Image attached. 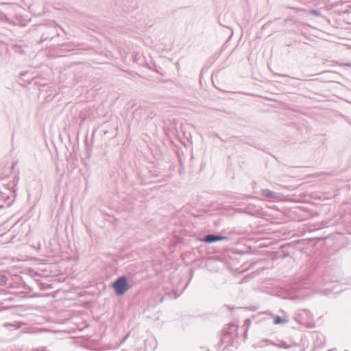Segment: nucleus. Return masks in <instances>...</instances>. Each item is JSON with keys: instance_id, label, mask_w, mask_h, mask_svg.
<instances>
[{"instance_id": "f257e3e1", "label": "nucleus", "mask_w": 351, "mask_h": 351, "mask_svg": "<svg viewBox=\"0 0 351 351\" xmlns=\"http://www.w3.org/2000/svg\"><path fill=\"white\" fill-rule=\"evenodd\" d=\"M344 278H342V271L339 265H328L324 274L317 282L318 284L326 285L330 282L336 283L332 287L320 290V293L324 295H330V294H337L343 291L341 287Z\"/></svg>"}, {"instance_id": "f03ea898", "label": "nucleus", "mask_w": 351, "mask_h": 351, "mask_svg": "<svg viewBox=\"0 0 351 351\" xmlns=\"http://www.w3.org/2000/svg\"><path fill=\"white\" fill-rule=\"evenodd\" d=\"M2 167H0V180L4 181L0 183V208L4 207L3 203L7 206H10L14 201L16 195V184L19 182V178H14L12 182H7L5 178L8 176V173L1 172Z\"/></svg>"}, {"instance_id": "7ed1b4c3", "label": "nucleus", "mask_w": 351, "mask_h": 351, "mask_svg": "<svg viewBox=\"0 0 351 351\" xmlns=\"http://www.w3.org/2000/svg\"><path fill=\"white\" fill-rule=\"evenodd\" d=\"M112 287L117 296L123 295L131 287L128 278L125 275H122L114 280L112 283Z\"/></svg>"}, {"instance_id": "20e7f679", "label": "nucleus", "mask_w": 351, "mask_h": 351, "mask_svg": "<svg viewBox=\"0 0 351 351\" xmlns=\"http://www.w3.org/2000/svg\"><path fill=\"white\" fill-rule=\"evenodd\" d=\"M238 325L234 323H230L228 324L227 328H223L221 331V337L219 346H221L222 344L226 343L227 346L231 344L232 341V334L233 332H235L236 334L238 335Z\"/></svg>"}, {"instance_id": "39448f33", "label": "nucleus", "mask_w": 351, "mask_h": 351, "mask_svg": "<svg viewBox=\"0 0 351 351\" xmlns=\"http://www.w3.org/2000/svg\"><path fill=\"white\" fill-rule=\"evenodd\" d=\"M49 30L46 32H43L40 37V42L43 43L47 40H52L54 37L60 36V33L58 32V28H61L55 21H50L48 23Z\"/></svg>"}, {"instance_id": "423d86ee", "label": "nucleus", "mask_w": 351, "mask_h": 351, "mask_svg": "<svg viewBox=\"0 0 351 351\" xmlns=\"http://www.w3.org/2000/svg\"><path fill=\"white\" fill-rule=\"evenodd\" d=\"M312 316V313L308 309H300L295 313L293 318L300 324H305Z\"/></svg>"}, {"instance_id": "0eeeda50", "label": "nucleus", "mask_w": 351, "mask_h": 351, "mask_svg": "<svg viewBox=\"0 0 351 351\" xmlns=\"http://www.w3.org/2000/svg\"><path fill=\"white\" fill-rule=\"evenodd\" d=\"M224 240H228V237L218 234H208L204 237L198 238V241L209 244Z\"/></svg>"}, {"instance_id": "6e6552de", "label": "nucleus", "mask_w": 351, "mask_h": 351, "mask_svg": "<svg viewBox=\"0 0 351 351\" xmlns=\"http://www.w3.org/2000/svg\"><path fill=\"white\" fill-rule=\"evenodd\" d=\"M261 194L268 200H276L279 198V194L269 189H261Z\"/></svg>"}, {"instance_id": "1a4fd4ad", "label": "nucleus", "mask_w": 351, "mask_h": 351, "mask_svg": "<svg viewBox=\"0 0 351 351\" xmlns=\"http://www.w3.org/2000/svg\"><path fill=\"white\" fill-rule=\"evenodd\" d=\"M314 273L313 271H310L305 278L304 279V284L307 285L309 283L314 282Z\"/></svg>"}, {"instance_id": "9d476101", "label": "nucleus", "mask_w": 351, "mask_h": 351, "mask_svg": "<svg viewBox=\"0 0 351 351\" xmlns=\"http://www.w3.org/2000/svg\"><path fill=\"white\" fill-rule=\"evenodd\" d=\"M288 322V319L283 318L279 315H275L274 317V324L276 325L283 324Z\"/></svg>"}, {"instance_id": "9b49d317", "label": "nucleus", "mask_w": 351, "mask_h": 351, "mask_svg": "<svg viewBox=\"0 0 351 351\" xmlns=\"http://www.w3.org/2000/svg\"><path fill=\"white\" fill-rule=\"evenodd\" d=\"M17 21L16 23L18 25L21 26H26L31 21V19H26L25 17L21 16L17 19Z\"/></svg>"}, {"instance_id": "f8f14e48", "label": "nucleus", "mask_w": 351, "mask_h": 351, "mask_svg": "<svg viewBox=\"0 0 351 351\" xmlns=\"http://www.w3.org/2000/svg\"><path fill=\"white\" fill-rule=\"evenodd\" d=\"M29 75L28 72H24L21 74V80L27 82L28 84L31 83L33 77H27V75Z\"/></svg>"}, {"instance_id": "ddd939ff", "label": "nucleus", "mask_w": 351, "mask_h": 351, "mask_svg": "<svg viewBox=\"0 0 351 351\" xmlns=\"http://www.w3.org/2000/svg\"><path fill=\"white\" fill-rule=\"evenodd\" d=\"M8 278L5 275L0 274V286H3L7 284Z\"/></svg>"}, {"instance_id": "4468645a", "label": "nucleus", "mask_w": 351, "mask_h": 351, "mask_svg": "<svg viewBox=\"0 0 351 351\" xmlns=\"http://www.w3.org/2000/svg\"><path fill=\"white\" fill-rule=\"evenodd\" d=\"M285 247V245H283L282 247V249H284ZM278 257H280V258H285V257H287L289 256V253L287 252H285L284 250H282V251L278 252Z\"/></svg>"}, {"instance_id": "2eb2a0df", "label": "nucleus", "mask_w": 351, "mask_h": 351, "mask_svg": "<svg viewBox=\"0 0 351 351\" xmlns=\"http://www.w3.org/2000/svg\"><path fill=\"white\" fill-rule=\"evenodd\" d=\"M31 351H50V350L47 347L41 346V347L34 348Z\"/></svg>"}, {"instance_id": "dca6fc26", "label": "nucleus", "mask_w": 351, "mask_h": 351, "mask_svg": "<svg viewBox=\"0 0 351 351\" xmlns=\"http://www.w3.org/2000/svg\"><path fill=\"white\" fill-rule=\"evenodd\" d=\"M342 285H348L351 286V276L347 279L344 278V280L343 281Z\"/></svg>"}, {"instance_id": "f3484780", "label": "nucleus", "mask_w": 351, "mask_h": 351, "mask_svg": "<svg viewBox=\"0 0 351 351\" xmlns=\"http://www.w3.org/2000/svg\"><path fill=\"white\" fill-rule=\"evenodd\" d=\"M250 323H251V320L250 319H246L245 321H244V326H246V328H249L250 325Z\"/></svg>"}, {"instance_id": "a211bd4d", "label": "nucleus", "mask_w": 351, "mask_h": 351, "mask_svg": "<svg viewBox=\"0 0 351 351\" xmlns=\"http://www.w3.org/2000/svg\"><path fill=\"white\" fill-rule=\"evenodd\" d=\"M311 12L315 16H320V12L317 10H312Z\"/></svg>"}, {"instance_id": "6ab92c4d", "label": "nucleus", "mask_w": 351, "mask_h": 351, "mask_svg": "<svg viewBox=\"0 0 351 351\" xmlns=\"http://www.w3.org/2000/svg\"><path fill=\"white\" fill-rule=\"evenodd\" d=\"M247 332H248V328H245V331H244V333H243V336H244L245 339H247Z\"/></svg>"}, {"instance_id": "aec40b11", "label": "nucleus", "mask_w": 351, "mask_h": 351, "mask_svg": "<svg viewBox=\"0 0 351 351\" xmlns=\"http://www.w3.org/2000/svg\"><path fill=\"white\" fill-rule=\"evenodd\" d=\"M17 163H18L17 161L13 162L12 164V166L10 167V169H13L14 168V167L17 165Z\"/></svg>"}, {"instance_id": "412c9836", "label": "nucleus", "mask_w": 351, "mask_h": 351, "mask_svg": "<svg viewBox=\"0 0 351 351\" xmlns=\"http://www.w3.org/2000/svg\"><path fill=\"white\" fill-rule=\"evenodd\" d=\"M274 75H278V76H280V77H288V75H285V74H277V73H275Z\"/></svg>"}, {"instance_id": "4be33fe9", "label": "nucleus", "mask_w": 351, "mask_h": 351, "mask_svg": "<svg viewBox=\"0 0 351 351\" xmlns=\"http://www.w3.org/2000/svg\"><path fill=\"white\" fill-rule=\"evenodd\" d=\"M265 341L266 342H270V341L269 339H265Z\"/></svg>"}, {"instance_id": "5701e85b", "label": "nucleus", "mask_w": 351, "mask_h": 351, "mask_svg": "<svg viewBox=\"0 0 351 351\" xmlns=\"http://www.w3.org/2000/svg\"><path fill=\"white\" fill-rule=\"evenodd\" d=\"M315 335L317 337L319 335L317 333L315 334Z\"/></svg>"}, {"instance_id": "b1692460", "label": "nucleus", "mask_w": 351, "mask_h": 351, "mask_svg": "<svg viewBox=\"0 0 351 351\" xmlns=\"http://www.w3.org/2000/svg\"><path fill=\"white\" fill-rule=\"evenodd\" d=\"M328 351H336L335 350H328Z\"/></svg>"}, {"instance_id": "393cba45", "label": "nucleus", "mask_w": 351, "mask_h": 351, "mask_svg": "<svg viewBox=\"0 0 351 351\" xmlns=\"http://www.w3.org/2000/svg\"><path fill=\"white\" fill-rule=\"evenodd\" d=\"M345 351H347V350H345Z\"/></svg>"}]
</instances>
